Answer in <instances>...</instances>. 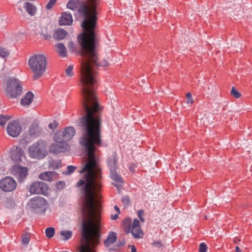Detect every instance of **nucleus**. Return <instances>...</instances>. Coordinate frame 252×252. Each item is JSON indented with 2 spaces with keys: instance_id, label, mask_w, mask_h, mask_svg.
<instances>
[{
  "instance_id": "1",
  "label": "nucleus",
  "mask_w": 252,
  "mask_h": 252,
  "mask_svg": "<svg viewBox=\"0 0 252 252\" xmlns=\"http://www.w3.org/2000/svg\"><path fill=\"white\" fill-rule=\"evenodd\" d=\"M87 4L80 0H69L67 7L77 10L84 18L81 26L86 32L80 34L77 38L82 49L81 54L84 57L81 70L83 103H98L94 92V86L96 83L95 70L99 66L94 30L96 21V9L100 0H87Z\"/></svg>"
},
{
  "instance_id": "2",
  "label": "nucleus",
  "mask_w": 252,
  "mask_h": 252,
  "mask_svg": "<svg viewBox=\"0 0 252 252\" xmlns=\"http://www.w3.org/2000/svg\"><path fill=\"white\" fill-rule=\"evenodd\" d=\"M29 65L33 73L34 80L39 79L44 73L47 65L46 57L41 54H36L31 57L29 60Z\"/></svg>"
},
{
  "instance_id": "3",
  "label": "nucleus",
  "mask_w": 252,
  "mask_h": 252,
  "mask_svg": "<svg viewBox=\"0 0 252 252\" xmlns=\"http://www.w3.org/2000/svg\"><path fill=\"white\" fill-rule=\"evenodd\" d=\"M30 158L42 159L48 155L47 143L44 140H38L30 146L28 149Z\"/></svg>"
},
{
  "instance_id": "4",
  "label": "nucleus",
  "mask_w": 252,
  "mask_h": 252,
  "mask_svg": "<svg viewBox=\"0 0 252 252\" xmlns=\"http://www.w3.org/2000/svg\"><path fill=\"white\" fill-rule=\"evenodd\" d=\"M123 224L126 232H130L134 238L140 239L143 237L144 233L141 228L140 221L137 219H134L132 223L131 219L126 218L123 221Z\"/></svg>"
},
{
  "instance_id": "5",
  "label": "nucleus",
  "mask_w": 252,
  "mask_h": 252,
  "mask_svg": "<svg viewBox=\"0 0 252 252\" xmlns=\"http://www.w3.org/2000/svg\"><path fill=\"white\" fill-rule=\"evenodd\" d=\"M22 91L21 82L17 78H9L7 82L6 92L11 98H16Z\"/></svg>"
},
{
  "instance_id": "6",
  "label": "nucleus",
  "mask_w": 252,
  "mask_h": 252,
  "mask_svg": "<svg viewBox=\"0 0 252 252\" xmlns=\"http://www.w3.org/2000/svg\"><path fill=\"white\" fill-rule=\"evenodd\" d=\"M30 204L34 212L37 214H43L46 210L47 202L42 197L36 196L31 199Z\"/></svg>"
},
{
  "instance_id": "7",
  "label": "nucleus",
  "mask_w": 252,
  "mask_h": 252,
  "mask_svg": "<svg viewBox=\"0 0 252 252\" xmlns=\"http://www.w3.org/2000/svg\"><path fill=\"white\" fill-rule=\"evenodd\" d=\"M76 133L75 129L71 126H68L63 131H60L56 133L54 135L55 141H63L64 142L71 139Z\"/></svg>"
},
{
  "instance_id": "8",
  "label": "nucleus",
  "mask_w": 252,
  "mask_h": 252,
  "mask_svg": "<svg viewBox=\"0 0 252 252\" xmlns=\"http://www.w3.org/2000/svg\"><path fill=\"white\" fill-rule=\"evenodd\" d=\"M9 156L11 160L18 163L23 162L26 158L23 149L16 146L11 148L9 152Z\"/></svg>"
},
{
  "instance_id": "9",
  "label": "nucleus",
  "mask_w": 252,
  "mask_h": 252,
  "mask_svg": "<svg viewBox=\"0 0 252 252\" xmlns=\"http://www.w3.org/2000/svg\"><path fill=\"white\" fill-rule=\"evenodd\" d=\"M16 187V182L11 177H5L0 181V188L4 192L12 191Z\"/></svg>"
},
{
  "instance_id": "10",
  "label": "nucleus",
  "mask_w": 252,
  "mask_h": 252,
  "mask_svg": "<svg viewBox=\"0 0 252 252\" xmlns=\"http://www.w3.org/2000/svg\"><path fill=\"white\" fill-rule=\"evenodd\" d=\"M28 169L27 167L19 165L13 166L11 170V174L20 182H22L26 179L28 175Z\"/></svg>"
},
{
  "instance_id": "11",
  "label": "nucleus",
  "mask_w": 252,
  "mask_h": 252,
  "mask_svg": "<svg viewBox=\"0 0 252 252\" xmlns=\"http://www.w3.org/2000/svg\"><path fill=\"white\" fill-rule=\"evenodd\" d=\"M48 186L43 182H33L30 187L29 191L32 194H43L47 193Z\"/></svg>"
},
{
  "instance_id": "12",
  "label": "nucleus",
  "mask_w": 252,
  "mask_h": 252,
  "mask_svg": "<svg viewBox=\"0 0 252 252\" xmlns=\"http://www.w3.org/2000/svg\"><path fill=\"white\" fill-rule=\"evenodd\" d=\"M6 130L8 135L16 137L21 133L22 127L18 121H13L9 123Z\"/></svg>"
},
{
  "instance_id": "13",
  "label": "nucleus",
  "mask_w": 252,
  "mask_h": 252,
  "mask_svg": "<svg viewBox=\"0 0 252 252\" xmlns=\"http://www.w3.org/2000/svg\"><path fill=\"white\" fill-rule=\"evenodd\" d=\"M68 145L63 141H55L52 143L49 147V151L51 153L57 154L61 152H65L69 149Z\"/></svg>"
},
{
  "instance_id": "14",
  "label": "nucleus",
  "mask_w": 252,
  "mask_h": 252,
  "mask_svg": "<svg viewBox=\"0 0 252 252\" xmlns=\"http://www.w3.org/2000/svg\"><path fill=\"white\" fill-rule=\"evenodd\" d=\"M41 133V128L37 122H34L30 125L29 128V134L32 138L38 137Z\"/></svg>"
},
{
  "instance_id": "15",
  "label": "nucleus",
  "mask_w": 252,
  "mask_h": 252,
  "mask_svg": "<svg viewBox=\"0 0 252 252\" xmlns=\"http://www.w3.org/2000/svg\"><path fill=\"white\" fill-rule=\"evenodd\" d=\"M73 22L72 15L70 13L63 12L59 20L60 25H70Z\"/></svg>"
},
{
  "instance_id": "16",
  "label": "nucleus",
  "mask_w": 252,
  "mask_h": 252,
  "mask_svg": "<svg viewBox=\"0 0 252 252\" xmlns=\"http://www.w3.org/2000/svg\"><path fill=\"white\" fill-rule=\"evenodd\" d=\"M38 177L41 180L51 182L57 179V173L55 171L45 172L40 174Z\"/></svg>"
},
{
  "instance_id": "17",
  "label": "nucleus",
  "mask_w": 252,
  "mask_h": 252,
  "mask_svg": "<svg viewBox=\"0 0 252 252\" xmlns=\"http://www.w3.org/2000/svg\"><path fill=\"white\" fill-rule=\"evenodd\" d=\"M117 240V233L115 232H110L106 239L104 241V245L106 247H109L114 244Z\"/></svg>"
},
{
  "instance_id": "18",
  "label": "nucleus",
  "mask_w": 252,
  "mask_h": 252,
  "mask_svg": "<svg viewBox=\"0 0 252 252\" xmlns=\"http://www.w3.org/2000/svg\"><path fill=\"white\" fill-rule=\"evenodd\" d=\"M56 50L59 54V56L63 58L67 57L66 48L64 45L62 43H58L55 45Z\"/></svg>"
},
{
  "instance_id": "19",
  "label": "nucleus",
  "mask_w": 252,
  "mask_h": 252,
  "mask_svg": "<svg viewBox=\"0 0 252 252\" xmlns=\"http://www.w3.org/2000/svg\"><path fill=\"white\" fill-rule=\"evenodd\" d=\"M33 94L31 92H29L22 98L21 103L23 106H28L33 100Z\"/></svg>"
},
{
  "instance_id": "20",
  "label": "nucleus",
  "mask_w": 252,
  "mask_h": 252,
  "mask_svg": "<svg viewBox=\"0 0 252 252\" xmlns=\"http://www.w3.org/2000/svg\"><path fill=\"white\" fill-rule=\"evenodd\" d=\"M24 7L30 15L33 16L36 14V8L32 3L25 2L24 4Z\"/></svg>"
},
{
  "instance_id": "21",
  "label": "nucleus",
  "mask_w": 252,
  "mask_h": 252,
  "mask_svg": "<svg viewBox=\"0 0 252 252\" xmlns=\"http://www.w3.org/2000/svg\"><path fill=\"white\" fill-rule=\"evenodd\" d=\"M67 32L62 29L57 30L54 34V37L58 40H61L65 38L67 35Z\"/></svg>"
},
{
  "instance_id": "22",
  "label": "nucleus",
  "mask_w": 252,
  "mask_h": 252,
  "mask_svg": "<svg viewBox=\"0 0 252 252\" xmlns=\"http://www.w3.org/2000/svg\"><path fill=\"white\" fill-rule=\"evenodd\" d=\"M117 159L116 155H113V157L108 160V165L110 168V171L116 170L117 166L116 164Z\"/></svg>"
},
{
  "instance_id": "23",
  "label": "nucleus",
  "mask_w": 252,
  "mask_h": 252,
  "mask_svg": "<svg viewBox=\"0 0 252 252\" xmlns=\"http://www.w3.org/2000/svg\"><path fill=\"white\" fill-rule=\"evenodd\" d=\"M22 244L26 247L28 245L31 240V234L28 232H25L21 236Z\"/></svg>"
},
{
  "instance_id": "24",
  "label": "nucleus",
  "mask_w": 252,
  "mask_h": 252,
  "mask_svg": "<svg viewBox=\"0 0 252 252\" xmlns=\"http://www.w3.org/2000/svg\"><path fill=\"white\" fill-rule=\"evenodd\" d=\"M110 177L111 179L118 183H122L123 180L122 177L118 174L116 170L110 171Z\"/></svg>"
},
{
  "instance_id": "25",
  "label": "nucleus",
  "mask_w": 252,
  "mask_h": 252,
  "mask_svg": "<svg viewBox=\"0 0 252 252\" xmlns=\"http://www.w3.org/2000/svg\"><path fill=\"white\" fill-rule=\"evenodd\" d=\"M60 234L63 237V240L67 241L71 238L72 232L69 230H63L61 231Z\"/></svg>"
},
{
  "instance_id": "26",
  "label": "nucleus",
  "mask_w": 252,
  "mask_h": 252,
  "mask_svg": "<svg viewBox=\"0 0 252 252\" xmlns=\"http://www.w3.org/2000/svg\"><path fill=\"white\" fill-rule=\"evenodd\" d=\"M55 228L52 227H48L45 229V235L46 237L48 238H52L55 234Z\"/></svg>"
},
{
  "instance_id": "27",
  "label": "nucleus",
  "mask_w": 252,
  "mask_h": 252,
  "mask_svg": "<svg viewBox=\"0 0 252 252\" xmlns=\"http://www.w3.org/2000/svg\"><path fill=\"white\" fill-rule=\"evenodd\" d=\"M9 119L10 117L8 116L0 114V126H4Z\"/></svg>"
},
{
  "instance_id": "28",
  "label": "nucleus",
  "mask_w": 252,
  "mask_h": 252,
  "mask_svg": "<svg viewBox=\"0 0 252 252\" xmlns=\"http://www.w3.org/2000/svg\"><path fill=\"white\" fill-rule=\"evenodd\" d=\"M9 55V53L7 49L0 47V57L4 59L7 58Z\"/></svg>"
},
{
  "instance_id": "29",
  "label": "nucleus",
  "mask_w": 252,
  "mask_h": 252,
  "mask_svg": "<svg viewBox=\"0 0 252 252\" xmlns=\"http://www.w3.org/2000/svg\"><path fill=\"white\" fill-rule=\"evenodd\" d=\"M73 65H69L66 69H65V74L68 77H72L74 73L73 72Z\"/></svg>"
},
{
  "instance_id": "30",
  "label": "nucleus",
  "mask_w": 252,
  "mask_h": 252,
  "mask_svg": "<svg viewBox=\"0 0 252 252\" xmlns=\"http://www.w3.org/2000/svg\"><path fill=\"white\" fill-rule=\"evenodd\" d=\"M231 94L234 97L237 98H238L241 96V94L234 87L232 88Z\"/></svg>"
},
{
  "instance_id": "31",
  "label": "nucleus",
  "mask_w": 252,
  "mask_h": 252,
  "mask_svg": "<svg viewBox=\"0 0 252 252\" xmlns=\"http://www.w3.org/2000/svg\"><path fill=\"white\" fill-rule=\"evenodd\" d=\"M152 245L154 247L157 248H164L163 244L160 241H155L153 242Z\"/></svg>"
},
{
  "instance_id": "32",
  "label": "nucleus",
  "mask_w": 252,
  "mask_h": 252,
  "mask_svg": "<svg viewBox=\"0 0 252 252\" xmlns=\"http://www.w3.org/2000/svg\"><path fill=\"white\" fill-rule=\"evenodd\" d=\"M58 125H59V124L57 122V121L56 120H54L53 122L50 123L49 124L48 127L50 129L54 130L57 128Z\"/></svg>"
},
{
  "instance_id": "33",
  "label": "nucleus",
  "mask_w": 252,
  "mask_h": 252,
  "mask_svg": "<svg viewBox=\"0 0 252 252\" xmlns=\"http://www.w3.org/2000/svg\"><path fill=\"white\" fill-rule=\"evenodd\" d=\"M207 249V245L204 243H202L200 244L199 246V252H206Z\"/></svg>"
},
{
  "instance_id": "34",
  "label": "nucleus",
  "mask_w": 252,
  "mask_h": 252,
  "mask_svg": "<svg viewBox=\"0 0 252 252\" xmlns=\"http://www.w3.org/2000/svg\"><path fill=\"white\" fill-rule=\"evenodd\" d=\"M138 216L140 220L142 222H144L145 221L144 219L143 218L144 216V211L143 210H139L137 212Z\"/></svg>"
},
{
  "instance_id": "35",
  "label": "nucleus",
  "mask_w": 252,
  "mask_h": 252,
  "mask_svg": "<svg viewBox=\"0 0 252 252\" xmlns=\"http://www.w3.org/2000/svg\"><path fill=\"white\" fill-rule=\"evenodd\" d=\"M56 1V0H50L46 5L47 9H50L52 8L53 5L55 4Z\"/></svg>"
},
{
  "instance_id": "36",
  "label": "nucleus",
  "mask_w": 252,
  "mask_h": 252,
  "mask_svg": "<svg viewBox=\"0 0 252 252\" xmlns=\"http://www.w3.org/2000/svg\"><path fill=\"white\" fill-rule=\"evenodd\" d=\"M187 103H192L193 101L192 99V95L190 93H188L187 94Z\"/></svg>"
},
{
  "instance_id": "37",
  "label": "nucleus",
  "mask_w": 252,
  "mask_h": 252,
  "mask_svg": "<svg viewBox=\"0 0 252 252\" xmlns=\"http://www.w3.org/2000/svg\"><path fill=\"white\" fill-rule=\"evenodd\" d=\"M75 168H76V167H75V166H71V165L68 166L67 174H70L72 173L75 170Z\"/></svg>"
},
{
  "instance_id": "38",
  "label": "nucleus",
  "mask_w": 252,
  "mask_h": 252,
  "mask_svg": "<svg viewBox=\"0 0 252 252\" xmlns=\"http://www.w3.org/2000/svg\"><path fill=\"white\" fill-rule=\"evenodd\" d=\"M56 186L59 189H63L65 186V183L63 181H60L57 183Z\"/></svg>"
},
{
  "instance_id": "39",
  "label": "nucleus",
  "mask_w": 252,
  "mask_h": 252,
  "mask_svg": "<svg viewBox=\"0 0 252 252\" xmlns=\"http://www.w3.org/2000/svg\"><path fill=\"white\" fill-rule=\"evenodd\" d=\"M68 47L72 51H74L75 50V46L72 41L69 42Z\"/></svg>"
},
{
  "instance_id": "40",
  "label": "nucleus",
  "mask_w": 252,
  "mask_h": 252,
  "mask_svg": "<svg viewBox=\"0 0 252 252\" xmlns=\"http://www.w3.org/2000/svg\"><path fill=\"white\" fill-rule=\"evenodd\" d=\"M122 201L123 202H125L126 203H129V198L127 196H124L122 198Z\"/></svg>"
},
{
  "instance_id": "41",
  "label": "nucleus",
  "mask_w": 252,
  "mask_h": 252,
  "mask_svg": "<svg viewBox=\"0 0 252 252\" xmlns=\"http://www.w3.org/2000/svg\"><path fill=\"white\" fill-rule=\"evenodd\" d=\"M119 218V214H116L114 215H111V218L112 220H116Z\"/></svg>"
},
{
  "instance_id": "42",
  "label": "nucleus",
  "mask_w": 252,
  "mask_h": 252,
  "mask_svg": "<svg viewBox=\"0 0 252 252\" xmlns=\"http://www.w3.org/2000/svg\"><path fill=\"white\" fill-rule=\"evenodd\" d=\"M43 36L45 39H48L50 38V35L48 34H43Z\"/></svg>"
},
{
  "instance_id": "43",
  "label": "nucleus",
  "mask_w": 252,
  "mask_h": 252,
  "mask_svg": "<svg viewBox=\"0 0 252 252\" xmlns=\"http://www.w3.org/2000/svg\"><path fill=\"white\" fill-rule=\"evenodd\" d=\"M114 208H115L116 211L117 212V214H119L120 213V210L119 208L117 205H115L114 207Z\"/></svg>"
},
{
  "instance_id": "44",
  "label": "nucleus",
  "mask_w": 252,
  "mask_h": 252,
  "mask_svg": "<svg viewBox=\"0 0 252 252\" xmlns=\"http://www.w3.org/2000/svg\"><path fill=\"white\" fill-rule=\"evenodd\" d=\"M131 252H136V251H137L134 245H132L131 247Z\"/></svg>"
},
{
  "instance_id": "45",
  "label": "nucleus",
  "mask_w": 252,
  "mask_h": 252,
  "mask_svg": "<svg viewBox=\"0 0 252 252\" xmlns=\"http://www.w3.org/2000/svg\"><path fill=\"white\" fill-rule=\"evenodd\" d=\"M235 251L236 252H241V250L238 246H236L235 248Z\"/></svg>"
},
{
  "instance_id": "46",
  "label": "nucleus",
  "mask_w": 252,
  "mask_h": 252,
  "mask_svg": "<svg viewBox=\"0 0 252 252\" xmlns=\"http://www.w3.org/2000/svg\"><path fill=\"white\" fill-rule=\"evenodd\" d=\"M96 207H97V211H98V207H99V204H98L97 201L96 202Z\"/></svg>"
},
{
  "instance_id": "47",
  "label": "nucleus",
  "mask_w": 252,
  "mask_h": 252,
  "mask_svg": "<svg viewBox=\"0 0 252 252\" xmlns=\"http://www.w3.org/2000/svg\"><path fill=\"white\" fill-rule=\"evenodd\" d=\"M113 185H114L115 186H117V184H114Z\"/></svg>"
}]
</instances>
